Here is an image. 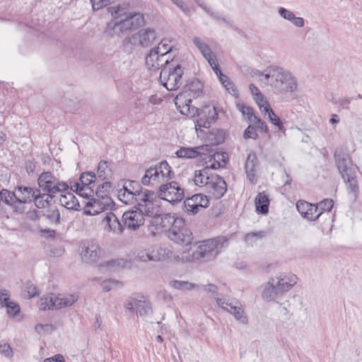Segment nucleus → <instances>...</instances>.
Returning a JSON list of instances; mask_svg holds the SVG:
<instances>
[{
  "instance_id": "nucleus-24",
  "label": "nucleus",
  "mask_w": 362,
  "mask_h": 362,
  "mask_svg": "<svg viewBox=\"0 0 362 362\" xmlns=\"http://www.w3.org/2000/svg\"><path fill=\"white\" fill-rule=\"evenodd\" d=\"M274 278L279 290L283 294L288 291L297 283L298 280L297 276L291 273H281Z\"/></svg>"
},
{
  "instance_id": "nucleus-8",
  "label": "nucleus",
  "mask_w": 362,
  "mask_h": 362,
  "mask_svg": "<svg viewBox=\"0 0 362 362\" xmlns=\"http://www.w3.org/2000/svg\"><path fill=\"white\" fill-rule=\"evenodd\" d=\"M115 203L107 194L101 191L95 192V197L90 198L86 204L84 213L87 215L95 216L106 210L112 209Z\"/></svg>"
},
{
  "instance_id": "nucleus-51",
  "label": "nucleus",
  "mask_w": 362,
  "mask_h": 362,
  "mask_svg": "<svg viewBox=\"0 0 362 362\" xmlns=\"http://www.w3.org/2000/svg\"><path fill=\"white\" fill-rule=\"evenodd\" d=\"M238 107L241 113L246 116L250 122L257 119V116L254 114V110L252 107L244 105H238Z\"/></svg>"
},
{
  "instance_id": "nucleus-54",
  "label": "nucleus",
  "mask_w": 362,
  "mask_h": 362,
  "mask_svg": "<svg viewBox=\"0 0 362 362\" xmlns=\"http://www.w3.org/2000/svg\"><path fill=\"white\" fill-rule=\"evenodd\" d=\"M148 247L146 248H139L136 254L135 258L136 259L143 262H148L150 261Z\"/></svg>"
},
{
  "instance_id": "nucleus-17",
  "label": "nucleus",
  "mask_w": 362,
  "mask_h": 362,
  "mask_svg": "<svg viewBox=\"0 0 362 362\" xmlns=\"http://www.w3.org/2000/svg\"><path fill=\"white\" fill-rule=\"evenodd\" d=\"M148 247L151 262H163L173 256V249L171 246L165 245H154Z\"/></svg>"
},
{
  "instance_id": "nucleus-16",
  "label": "nucleus",
  "mask_w": 362,
  "mask_h": 362,
  "mask_svg": "<svg viewBox=\"0 0 362 362\" xmlns=\"http://www.w3.org/2000/svg\"><path fill=\"white\" fill-rule=\"evenodd\" d=\"M209 204V199L202 194H196L184 202L186 211L191 215L197 214L200 210L208 207Z\"/></svg>"
},
{
  "instance_id": "nucleus-18",
  "label": "nucleus",
  "mask_w": 362,
  "mask_h": 362,
  "mask_svg": "<svg viewBox=\"0 0 362 362\" xmlns=\"http://www.w3.org/2000/svg\"><path fill=\"white\" fill-rule=\"evenodd\" d=\"M206 190L216 199H221L227 191V185L225 180L219 175H214L211 177L210 182Z\"/></svg>"
},
{
  "instance_id": "nucleus-58",
  "label": "nucleus",
  "mask_w": 362,
  "mask_h": 362,
  "mask_svg": "<svg viewBox=\"0 0 362 362\" xmlns=\"http://www.w3.org/2000/svg\"><path fill=\"white\" fill-rule=\"evenodd\" d=\"M211 67L212 68V69L214 71L215 74L218 77L219 81H221V83H224L225 82H227L228 84H229L228 77L221 73V71L219 69V66L217 62H216L214 64V65H211Z\"/></svg>"
},
{
  "instance_id": "nucleus-40",
  "label": "nucleus",
  "mask_w": 362,
  "mask_h": 362,
  "mask_svg": "<svg viewBox=\"0 0 362 362\" xmlns=\"http://www.w3.org/2000/svg\"><path fill=\"white\" fill-rule=\"evenodd\" d=\"M346 185L349 194H351L354 199H356L358 193V185L356 180V173L342 177Z\"/></svg>"
},
{
  "instance_id": "nucleus-7",
  "label": "nucleus",
  "mask_w": 362,
  "mask_h": 362,
  "mask_svg": "<svg viewBox=\"0 0 362 362\" xmlns=\"http://www.w3.org/2000/svg\"><path fill=\"white\" fill-rule=\"evenodd\" d=\"M228 246V240L223 236L206 240L193 252L191 260L209 261L215 258L223 248Z\"/></svg>"
},
{
  "instance_id": "nucleus-5",
  "label": "nucleus",
  "mask_w": 362,
  "mask_h": 362,
  "mask_svg": "<svg viewBox=\"0 0 362 362\" xmlns=\"http://www.w3.org/2000/svg\"><path fill=\"white\" fill-rule=\"evenodd\" d=\"M156 204L148 201L137 205L135 210L126 211L122 215L124 226L135 230L144 223V216H153L156 214Z\"/></svg>"
},
{
  "instance_id": "nucleus-39",
  "label": "nucleus",
  "mask_w": 362,
  "mask_h": 362,
  "mask_svg": "<svg viewBox=\"0 0 362 362\" xmlns=\"http://www.w3.org/2000/svg\"><path fill=\"white\" fill-rule=\"evenodd\" d=\"M269 202L270 200L267 194L264 193H259L255 200L256 211L262 214H267Z\"/></svg>"
},
{
  "instance_id": "nucleus-11",
  "label": "nucleus",
  "mask_w": 362,
  "mask_h": 362,
  "mask_svg": "<svg viewBox=\"0 0 362 362\" xmlns=\"http://www.w3.org/2000/svg\"><path fill=\"white\" fill-rule=\"evenodd\" d=\"M79 252L83 262L95 263L102 257L103 251L96 241L86 240L80 243Z\"/></svg>"
},
{
  "instance_id": "nucleus-36",
  "label": "nucleus",
  "mask_w": 362,
  "mask_h": 362,
  "mask_svg": "<svg viewBox=\"0 0 362 362\" xmlns=\"http://www.w3.org/2000/svg\"><path fill=\"white\" fill-rule=\"evenodd\" d=\"M95 186H81L78 182L70 183L69 189L75 191L81 197L88 199V200L94 197Z\"/></svg>"
},
{
  "instance_id": "nucleus-20",
  "label": "nucleus",
  "mask_w": 362,
  "mask_h": 362,
  "mask_svg": "<svg viewBox=\"0 0 362 362\" xmlns=\"http://www.w3.org/2000/svg\"><path fill=\"white\" fill-rule=\"evenodd\" d=\"M200 118L197 120V125L199 127L209 128L211 124L217 119L218 111L214 106L206 105L199 110Z\"/></svg>"
},
{
  "instance_id": "nucleus-64",
  "label": "nucleus",
  "mask_w": 362,
  "mask_h": 362,
  "mask_svg": "<svg viewBox=\"0 0 362 362\" xmlns=\"http://www.w3.org/2000/svg\"><path fill=\"white\" fill-rule=\"evenodd\" d=\"M252 123L255 124L257 127L262 132H268V127L267 124L259 117H257V119H255V121H253Z\"/></svg>"
},
{
  "instance_id": "nucleus-46",
  "label": "nucleus",
  "mask_w": 362,
  "mask_h": 362,
  "mask_svg": "<svg viewBox=\"0 0 362 362\" xmlns=\"http://www.w3.org/2000/svg\"><path fill=\"white\" fill-rule=\"evenodd\" d=\"M95 180L96 177L93 172H85L81 174L78 182L81 186H95Z\"/></svg>"
},
{
  "instance_id": "nucleus-2",
  "label": "nucleus",
  "mask_w": 362,
  "mask_h": 362,
  "mask_svg": "<svg viewBox=\"0 0 362 362\" xmlns=\"http://www.w3.org/2000/svg\"><path fill=\"white\" fill-rule=\"evenodd\" d=\"M37 192V188L21 185L16 186L13 191L1 189L0 199L9 206L15 214H23L26 209L25 204L33 202L35 193Z\"/></svg>"
},
{
  "instance_id": "nucleus-15",
  "label": "nucleus",
  "mask_w": 362,
  "mask_h": 362,
  "mask_svg": "<svg viewBox=\"0 0 362 362\" xmlns=\"http://www.w3.org/2000/svg\"><path fill=\"white\" fill-rule=\"evenodd\" d=\"M335 163L341 177L353 175L356 173L355 167L349 155L343 151L334 153Z\"/></svg>"
},
{
  "instance_id": "nucleus-43",
  "label": "nucleus",
  "mask_w": 362,
  "mask_h": 362,
  "mask_svg": "<svg viewBox=\"0 0 362 362\" xmlns=\"http://www.w3.org/2000/svg\"><path fill=\"white\" fill-rule=\"evenodd\" d=\"M185 88V91H187L190 97L197 98L202 93L203 85L199 81L194 80Z\"/></svg>"
},
{
  "instance_id": "nucleus-10",
  "label": "nucleus",
  "mask_w": 362,
  "mask_h": 362,
  "mask_svg": "<svg viewBox=\"0 0 362 362\" xmlns=\"http://www.w3.org/2000/svg\"><path fill=\"white\" fill-rule=\"evenodd\" d=\"M183 73V69L180 65L173 68L164 66L160 74V80L168 90H174L182 84L181 79Z\"/></svg>"
},
{
  "instance_id": "nucleus-57",
  "label": "nucleus",
  "mask_w": 362,
  "mask_h": 362,
  "mask_svg": "<svg viewBox=\"0 0 362 362\" xmlns=\"http://www.w3.org/2000/svg\"><path fill=\"white\" fill-rule=\"evenodd\" d=\"M278 13L282 18H284V20H286L291 23H292L293 19L296 16L293 12H292L284 7H280L278 10Z\"/></svg>"
},
{
  "instance_id": "nucleus-21",
  "label": "nucleus",
  "mask_w": 362,
  "mask_h": 362,
  "mask_svg": "<svg viewBox=\"0 0 362 362\" xmlns=\"http://www.w3.org/2000/svg\"><path fill=\"white\" fill-rule=\"evenodd\" d=\"M210 146L209 145H202L197 147H181L175 154L180 158H197L202 155H206L209 153Z\"/></svg>"
},
{
  "instance_id": "nucleus-44",
  "label": "nucleus",
  "mask_w": 362,
  "mask_h": 362,
  "mask_svg": "<svg viewBox=\"0 0 362 362\" xmlns=\"http://www.w3.org/2000/svg\"><path fill=\"white\" fill-rule=\"evenodd\" d=\"M170 287L180 290V291H189L192 289L197 288L199 285L189 283L185 281L174 280L169 283Z\"/></svg>"
},
{
  "instance_id": "nucleus-45",
  "label": "nucleus",
  "mask_w": 362,
  "mask_h": 362,
  "mask_svg": "<svg viewBox=\"0 0 362 362\" xmlns=\"http://www.w3.org/2000/svg\"><path fill=\"white\" fill-rule=\"evenodd\" d=\"M158 57L159 54L156 52V49H151L149 52V54L146 57V64L149 69H158Z\"/></svg>"
},
{
  "instance_id": "nucleus-61",
  "label": "nucleus",
  "mask_w": 362,
  "mask_h": 362,
  "mask_svg": "<svg viewBox=\"0 0 362 362\" xmlns=\"http://www.w3.org/2000/svg\"><path fill=\"white\" fill-rule=\"evenodd\" d=\"M93 10H99L103 7L107 6L111 3L112 0H90Z\"/></svg>"
},
{
  "instance_id": "nucleus-49",
  "label": "nucleus",
  "mask_w": 362,
  "mask_h": 362,
  "mask_svg": "<svg viewBox=\"0 0 362 362\" xmlns=\"http://www.w3.org/2000/svg\"><path fill=\"white\" fill-rule=\"evenodd\" d=\"M265 236L264 231L251 232L245 236V241L249 245H254L258 240Z\"/></svg>"
},
{
  "instance_id": "nucleus-59",
  "label": "nucleus",
  "mask_w": 362,
  "mask_h": 362,
  "mask_svg": "<svg viewBox=\"0 0 362 362\" xmlns=\"http://www.w3.org/2000/svg\"><path fill=\"white\" fill-rule=\"evenodd\" d=\"M47 218L52 223H59L60 222V214L57 209L49 210L47 214Z\"/></svg>"
},
{
  "instance_id": "nucleus-25",
  "label": "nucleus",
  "mask_w": 362,
  "mask_h": 362,
  "mask_svg": "<svg viewBox=\"0 0 362 362\" xmlns=\"http://www.w3.org/2000/svg\"><path fill=\"white\" fill-rule=\"evenodd\" d=\"M117 197L122 203L125 204H132L136 203L137 205L144 203V199L147 197L146 194H134L127 189V187H122L118 190Z\"/></svg>"
},
{
  "instance_id": "nucleus-56",
  "label": "nucleus",
  "mask_w": 362,
  "mask_h": 362,
  "mask_svg": "<svg viewBox=\"0 0 362 362\" xmlns=\"http://www.w3.org/2000/svg\"><path fill=\"white\" fill-rule=\"evenodd\" d=\"M316 206L318 207V212L322 211V214L324 211L329 212L333 207V201L332 199H324Z\"/></svg>"
},
{
  "instance_id": "nucleus-48",
  "label": "nucleus",
  "mask_w": 362,
  "mask_h": 362,
  "mask_svg": "<svg viewBox=\"0 0 362 362\" xmlns=\"http://www.w3.org/2000/svg\"><path fill=\"white\" fill-rule=\"evenodd\" d=\"M173 46L170 44V41L167 39L162 40L158 47L153 48L160 55H168L171 51Z\"/></svg>"
},
{
  "instance_id": "nucleus-9",
  "label": "nucleus",
  "mask_w": 362,
  "mask_h": 362,
  "mask_svg": "<svg viewBox=\"0 0 362 362\" xmlns=\"http://www.w3.org/2000/svg\"><path fill=\"white\" fill-rule=\"evenodd\" d=\"M39 187L45 192L54 195L69 189L67 182L60 181L51 172H44L38 177Z\"/></svg>"
},
{
  "instance_id": "nucleus-22",
  "label": "nucleus",
  "mask_w": 362,
  "mask_h": 362,
  "mask_svg": "<svg viewBox=\"0 0 362 362\" xmlns=\"http://www.w3.org/2000/svg\"><path fill=\"white\" fill-rule=\"evenodd\" d=\"M296 208L300 215L309 221H315L322 214V211L318 212V207L315 204L305 201H298Z\"/></svg>"
},
{
  "instance_id": "nucleus-3",
  "label": "nucleus",
  "mask_w": 362,
  "mask_h": 362,
  "mask_svg": "<svg viewBox=\"0 0 362 362\" xmlns=\"http://www.w3.org/2000/svg\"><path fill=\"white\" fill-rule=\"evenodd\" d=\"M108 10L113 17V21L107 24L108 29L125 32L132 28H138L144 24V18L141 13L128 12L123 6H111Z\"/></svg>"
},
{
  "instance_id": "nucleus-60",
  "label": "nucleus",
  "mask_w": 362,
  "mask_h": 362,
  "mask_svg": "<svg viewBox=\"0 0 362 362\" xmlns=\"http://www.w3.org/2000/svg\"><path fill=\"white\" fill-rule=\"evenodd\" d=\"M258 136L256 129L252 125H249L244 132L245 139H256Z\"/></svg>"
},
{
  "instance_id": "nucleus-62",
  "label": "nucleus",
  "mask_w": 362,
  "mask_h": 362,
  "mask_svg": "<svg viewBox=\"0 0 362 362\" xmlns=\"http://www.w3.org/2000/svg\"><path fill=\"white\" fill-rule=\"evenodd\" d=\"M175 5H176L183 13H188L191 8L188 6L183 0H170Z\"/></svg>"
},
{
  "instance_id": "nucleus-31",
  "label": "nucleus",
  "mask_w": 362,
  "mask_h": 362,
  "mask_svg": "<svg viewBox=\"0 0 362 362\" xmlns=\"http://www.w3.org/2000/svg\"><path fill=\"white\" fill-rule=\"evenodd\" d=\"M4 303L6 308V312L8 316L17 322L23 320V315L21 313V307L16 301H13L9 297L4 299Z\"/></svg>"
},
{
  "instance_id": "nucleus-33",
  "label": "nucleus",
  "mask_w": 362,
  "mask_h": 362,
  "mask_svg": "<svg viewBox=\"0 0 362 362\" xmlns=\"http://www.w3.org/2000/svg\"><path fill=\"white\" fill-rule=\"evenodd\" d=\"M79 296L78 293L73 294H59L55 296V309H62L71 306L78 300Z\"/></svg>"
},
{
  "instance_id": "nucleus-13",
  "label": "nucleus",
  "mask_w": 362,
  "mask_h": 362,
  "mask_svg": "<svg viewBox=\"0 0 362 362\" xmlns=\"http://www.w3.org/2000/svg\"><path fill=\"white\" fill-rule=\"evenodd\" d=\"M158 196L169 202H181L184 197V189L178 182L172 181L159 187Z\"/></svg>"
},
{
  "instance_id": "nucleus-14",
  "label": "nucleus",
  "mask_w": 362,
  "mask_h": 362,
  "mask_svg": "<svg viewBox=\"0 0 362 362\" xmlns=\"http://www.w3.org/2000/svg\"><path fill=\"white\" fill-rule=\"evenodd\" d=\"M192 97L187 91L180 93L175 98V104L182 115L195 117L199 115V109L191 105Z\"/></svg>"
},
{
  "instance_id": "nucleus-53",
  "label": "nucleus",
  "mask_w": 362,
  "mask_h": 362,
  "mask_svg": "<svg viewBox=\"0 0 362 362\" xmlns=\"http://www.w3.org/2000/svg\"><path fill=\"white\" fill-rule=\"evenodd\" d=\"M0 354L8 358H11L13 355V349L4 339L0 340Z\"/></svg>"
},
{
  "instance_id": "nucleus-23",
  "label": "nucleus",
  "mask_w": 362,
  "mask_h": 362,
  "mask_svg": "<svg viewBox=\"0 0 362 362\" xmlns=\"http://www.w3.org/2000/svg\"><path fill=\"white\" fill-rule=\"evenodd\" d=\"M104 230L107 232H112L114 234H121L124 230V225L112 212L105 214L103 219Z\"/></svg>"
},
{
  "instance_id": "nucleus-55",
  "label": "nucleus",
  "mask_w": 362,
  "mask_h": 362,
  "mask_svg": "<svg viewBox=\"0 0 362 362\" xmlns=\"http://www.w3.org/2000/svg\"><path fill=\"white\" fill-rule=\"evenodd\" d=\"M267 115H268L269 121L273 124L276 126L278 127L279 130L284 129L283 123L281 122L280 118L276 115H275V113L274 112L272 109H269V110L268 112H267Z\"/></svg>"
},
{
  "instance_id": "nucleus-34",
  "label": "nucleus",
  "mask_w": 362,
  "mask_h": 362,
  "mask_svg": "<svg viewBox=\"0 0 362 362\" xmlns=\"http://www.w3.org/2000/svg\"><path fill=\"white\" fill-rule=\"evenodd\" d=\"M63 193L64 194H62L59 198L62 206L67 209L78 210L80 205L75 195L69 190Z\"/></svg>"
},
{
  "instance_id": "nucleus-63",
  "label": "nucleus",
  "mask_w": 362,
  "mask_h": 362,
  "mask_svg": "<svg viewBox=\"0 0 362 362\" xmlns=\"http://www.w3.org/2000/svg\"><path fill=\"white\" fill-rule=\"evenodd\" d=\"M111 188L112 183L110 182H104L103 184L97 187L95 192H98L100 190L103 194H107V195H109Z\"/></svg>"
},
{
  "instance_id": "nucleus-12",
  "label": "nucleus",
  "mask_w": 362,
  "mask_h": 362,
  "mask_svg": "<svg viewBox=\"0 0 362 362\" xmlns=\"http://www.w3.org/2000/svg\"><path fill=\"white\" fill-rule=\"evenodd\" d=\"M168 236L171 240L186 245L190 244L192 240V233L187 228L182 218H178L173 228L168 229Z\"/></svg>"
},
{
  "instance_id": "nucleus-41",
  "label": "nucleus",
  "mask_w": 362,
  "mask_h": 362,
  "mask_svg": "<svg viewBox=\"0 0 362 362\" xmlns=\"http://www.w3.org/2000/svg\"><path fill=\"white\" fill-rule=\"evenodd\" d=\"M55 296L50 293L43 296L38 302V308L41 310L55 309Z\"/></svg>"
},
{
  "instance_id": "nucleus-35",
  "label": "nucleus",
  "mask_w": 362,
  "mask_h": 362,
  "mask_svg": "<svg viewBox=\"0 0 362 362\" xmlns=\"http://www.w3.org/2000/svg\"><path fill=\"white\" fill-rule=\"evenodd\" d=\"M213 175L209 174V169L207 167L199 170H195L194 174V182L198 187L206 188L208 183L211 181Z\"/></svg>"
},
{
  "instance_id": "nucleus-26",
  "label": "nucleus",
  "mask_w": 362,
  "mask_h": 362,
  "mask_svg": "<svg viewBox=\"0 0 362 362\" xmlns=\"http://www.w3.org/2000/svg\"><path fill=\"white\" fill-rule=\"evenodd\" d=\"M156 214L153 216L152 223L159 226L160 228L168 230L170 228H173V226L175 225V222L179 217H175L174 215L170 214H165L163 216L158 215V206L156 205Z\"/></svg>"
},
{
  "instance_id": "nucleus-32",
  "label": "nucleus",
  "mask_w": 362,
  "mask_h": 362,
  "mask_svg": "<svg viewBox=\"0 0 362 362\" xmlns=\"http://www.w3.org/2000/svg\"><path fill=\"white\" fill-rule=\"evenodd\" d=\"M123 187H127L128 191L133 192L134 194L143 193L147 195L146 198H144V202L147 203L148 201L153 202L156 198L154 192H151L148 189H142L139 185L135 181H127L124 183Z\"/></svg>"
},
{
  "instance_id": "nucleus-42",
  "label": "nucleus",
  "mask_w": 362,
  "mask_h": 362,
  "mask_svg": "<svg viewBox=\"0 0 362 362\" xmlns=\"http://www.w3.org/2000/svg\"><path fill=\"white\" fill-rule=\"evenodd\" d=\"M98 176L101 180H105L111 177L112 170L106 160H101L98 165Z\"/></svg>"
},
{
  "instance_id": "nucleus-28",
  "label": "nucleus",
  "mask_w": 362,
  "mask_h": 362,
  "mask_svg": "<svg viewBox=\"0 0 362 362\" xmlns=\"http://www.w3.org/2000/svg\"><path fill=\"white\" fill-rule=\"evenodd\" d=\"M258 163L257 156L255 153L250 152L247 157L245 168L247 177L251 183L256 182V170Z\"/></svg>"
},
{
  "instance_id": "nucleus-4",
  "label": "nucleus",
  "mask_w": 362,
  "mask_h": 362,
  "mask_svg": "<svg viewBox=\"0 0 362 362\" xmlns=\"http://www.w3.org/2000/svg\"><path fill=\"white\" fill-rule=\"evenodd\" d=\"M197 289H202L207 293H211L220 307L233 315L240 323L243 325L247 324V317L243 310L241 303L235 300H226L218 297V287L216 285L212 284L199 285Z\"/></svg>"
},
{
  "instance_id": "nucleus-6",
  "label": "nucleus",
  "mask_w": 362,
  "mask_h": 362,
  "mask_svg": "<svg viewBox=\"0 0 362 362\" xmlns=\"http://www.w3.org/2000/svg\"><path fill=\"white\" fill-rule=\"evenodd\" d=\"M175 175L171 166L163 160L148 168L141 178L144 185L158 186L171 180Z\"/></svg>"
},
{
  "instance_id": "nucleus-1",
  "label": "nucleus",
  "mask_w": 362,
  "mask_h": 362,
  "mask_svg": "<svg viewBox=\"0 0 362 362\" xmlns=\"http://www.w3.org/2000/svg\"><path fill=\"white\" fill-rule=\"evenodd\" d=\"M260 81L270 86L276 93H293L298 87L297 79L290 71L275 65L265 69L264 78Z\"/></svg>"
},
{
  "instance_id": "nucleus-30",
  "label": "nucleus",
  "mask_w": 362,
  "mask_h": 362,
  "mask_svg": "<svg viewBox=\"0 0 362 362\" xmlns=\"http://www.w3.org/2000/svg\"><path fill=\"white\" fill-rule=\"evenodd\" d=\"M227 154L225 152H216L204 158L206 167L210 169H218L226 163Z\"/></svg>"
},
{
  "instance_id": "nucleus-38",
  "label": "nucleus",
  "mask_w": 362,
  "mask_h": 362,
  "mask_svg": "<svg viewBox=\"0 0 362 362\" xmlns=\"http://www.w3.org/2000/svg\"><path fill=\"white\" fill-rule=\"evenodd\" d=\"M135 308L140 316L149 315L153 313L151 303L144 296L136 300Z\"/></svg>"
},
{
  "instance_id": "nucleus-19",
  "label": "nucleus",
  "mask_w": 362,
  "mask_h": 362,
  "mask_svg": "<svg viewBox=\"0 0 362 362\" xmlns=\"http://www.w3.org/2000/svg\"><path fill=\"white\" fill-rule=\"evenodd\" d=\"M156 38V33L153 29L146 28L139 30L130 38L132 44L138 43L144 47H147L153 44Z\"/></svg>"
},
{
  "instance_id": "nucleus-50",
  "label": "nucleus",
  "mask_w": 362,
  "mask_h": 362,
  "mask_svg": "<svg viewBox=\"0 0 362 362\" xmlns=\"http://www.w3.org/2000/svg\"><path fill=\"white\" fill-rule=\"evenodd\" d=\"M39 293L37 287L31 282H26L23 287V294L25 298L30 299Z\"/></svg>"
},
{
  "instance_id": "nucleus-27",
  "label": "nucleus",
  "mask_w": 362,
  "mask_h": 362,
  "mask_svg": "<svg viewBox=\"0 0 362 362\" xmlns=\"http://www.w3.org/2000/svg\"><path fill=\"white\" fill-rule=\"evenodd\" d=\"M282 295V292L279 290L274 281V278H271L269 280L262 293V298L267 302L274 301L278 297Z\"/></svg>"
},
{
  "instance_id": "nucleus-37",
  "label": "nucleus",
  "mask_w": 362,
  "mask_h": 362,
  "mask_svg": "<svg viewBox=\"0 0 362 362\" xmlns=\"http://www.w3.org/2000/svg\"><path fill=\"white\" fill-rule=\"evenodd\" d=\"M35 196L33 197L35 205L38 209H44L47 207L52 202L54 195L49 193L41 194L40 191L37 189V192L35 193Z\"/></svg>"
},
{
  "instance_id": "nucleus-47",
  "label": "nucleus",
  "mask_w": 362,
  "mask_h": 362,
  "mask_svg": "<svg viewBox=\"0 0 362 362\" xmlns=\"http://www.w3.org/2000/svg\"><path fill=\"white\" fill-rule=\"evenodd\" d=\"M122 286L123 284L121 281L112 279H106L101 283V287L103 292H108L120 288Z\"/></svg>"
},
{
  "instance_id": "nucleus-29",
  "label": "nucleus",
  "mask_w": 362,
  "mask_h": 362,
  "mask_svg": "<svg viewBox=\"0 0 362 362\" xmlns=\"http://www.w3.org/2000/svg\"><path fill=\"white\" fill-rule=\"evenodd\" d=\"M193 42L200 51L203 57L207 60L210 66L214 65V64L217 62L216 56L213 54L208 44L204 42L199 37H194Z\"/></svg>"
},
{
  "instance_id": "nucleus-52",
  "label": "nucleus",
  "mask_w": 362,
  "mask_h": 362,
  "mask_svg": "<svg viewBox=\"0 0 362 362\" xmlns=\"http://www.w3.org/2000/svg\"><path fill=\"white\" fill-rule=\"evenodd\" d=\"M255 100L258 105L259 110L264 112L267 115V112L272 109L268 101L264 99V97L262 94H259V96L255 97Z\"/></svg>"
}]
</instances>
